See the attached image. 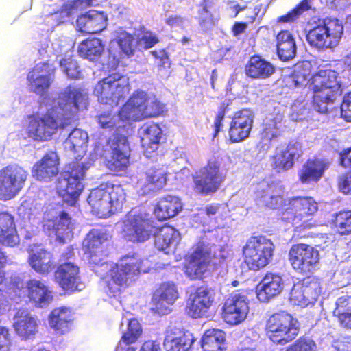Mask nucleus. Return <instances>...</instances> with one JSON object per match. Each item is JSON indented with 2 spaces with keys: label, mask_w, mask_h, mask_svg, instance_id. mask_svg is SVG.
Segmentation results:
<instances>
[{
  "label": "nucleus",
  "mask_w": 351,
  "mask_h": 351,
  "mask_svg": "<svg viewBox=\"0 0 351 351\" xmlns=\"http://www.w3.org/2000/svg\"><path fill=\"white\" fill-rule=\"evenodd\" d=\"M108 235L101 229L89 232L84 241L85 254L91 264L98 265L96 272L106 280L107 291L116 296L122 288H125L136 280L141 272H147L144 260L137 254L123 257L119 263H101L107 255L106 246Z\"/></svg>",
  "instance_id": "f257e3e1"
},
{
  "label": "nucleus",
  "mask_w": 351,
  "mask_h": 351,
  "mask_svg": "<svg viewBox=\"0 0 351 351\" xmlns=\"http://www.w3.org/2000/svg\"><path fill=\"white\" fill-rule=\"evenodd\" d=\"M88 93L77 86H69L60 95H51L44 99L47 112L41 116L28 119L27 132L35 141L49 140L58 128H64L74 118L78 110L88 105Z\"/></svg>",
  "instance_id": "f03ea898"
},
{
  "label": "nucleus",
  "mask_w": 351,
  "mask_h": 351,
  "mask_svg": "<svg viewBox=\"0 0 351 351\" xmlns=\"http://www.w3.org/2000/svg\"><path fill=\"white\" fill-rule=\"evenodd\" d=\"M313 92V106L320 113H326L341 95L338 73L330 69L319 70L308 81Z\"/></svg>",
  "instance_id": "7ed1b4c3"
},
{
  "label": "nucleus",
  "mask_w": 351,
  "mask_h": 351,
  "mask_svg": "<svg viewBox=\"0 0 351 351\" xmlns=\"http://www.w3.org/2000/svg\"><path fill=\"white\" fill-rule=\"evenodd\" d=\"M125 196L121 186L106 182L92 189L87 201L95 215L99 218H106L123 208Z\"/></svg>",
  "instance_id": "20e7f679"
},
{
  "label": "nucleus",
  "mask_w": 351,
  "mask_h": 351,
  "mask_svg": "<svg viewBox=\"0 0 351 351\" xmlns=\"http://www.w3.org/2000/svg\"><path fill=\"white\" fill-rule=\"evenodd\" d=\"M164 105L155 96L143 91H136L121 108L119 116L121 119L137 121L159 115Z\"/></svg>",
  "instance_id": "39448f33"
},
{
  "label": "nucleus",
  "mask_w": 351,
  "mask_h": 351,
  "mask_svg": "<svg viewBox=\"0 0 351 351\" xmlns=\"http://www.w3.org/2000/svg\"><path fill=\"white\" fill-rule=\"evenodd\" d=\"M343 26L337 19H326L311 29L306 38L311 47L319 51L336 47L342 37Z\"/></svg>",
  "instance_id": "423d86ee"
},
{
  "label": "nucleus",
  "mask_w": 351,
  "mask_h": 351,
  "mask_svg": "<svg viewBox=\"0 0 351 351\" xmlns=\"http://www.w3.org/2000/svg\"><path fill=\"white\" fill-rule=\"evenodd\" d=\"M154 221L149 214L132 210L128 213L121 223L123 238L134 243H142L156 234Z\"/></svg>",
  "instance_id": "0eeeda50"
},
{
  "label": "nucleus",
  "mask_w": 351,
  "mask_h": 351,
  "mask_svg": "<svg viewBox=\"0 0 351 351\" xmlns=\"http://www.w3.org/2000/svg\"><path fill=\"white\" fill-rule=\"evenodd\" d=\"M130 90L129 78L114 73L98 82L94 94L101 104L114 106L125 99Z\"/></svg>",
  "instance_id": "6e6552de"
},
{
  "label": "nucleus",
  "mask_w": 351,
  "mask_h": 351,
  "mask_svg": "<svg viewBox=\"0 0 351 351\" xmlns=\"http://www.w3.org/2000/svg\"><path fill=\"white\" fill-rule=\"evenodd\" d=\"M88 168L83 162H73L66 167L62 173L57 191L59 196L70 205L75 204L83 190L82 180Z\"/></svg>",
  "instance_id": "1a4fd4ad"
},
{
  "label": "nucleus",
  "mask_w": 351,
  "mask_h": 351,
  "mask_svg": "<svg viewBox=\"0 0 351 351\" xmlns=\"http://www.w3.org/2000/svg\"><path fill=\"white\" fill-rule=\"evenodd\" d=\"M95 152L104 157L108 168L114 171L123 170L128 164L130 149L126 136L113 135L104 147L96 145Z\"/></svg>",
  "instance_id": "9d476101"
},
{
  "label": "nucleus",
  "mask_w": 351,
  "mask_h": 351,
  "mask_svg": "<svg viewBox=\"0 0 351 351\" xmlns=\"http://www.w3.org/2000/svg\"><path fill=\"white\" fill-rule=\"evenodd\" d=\"M274 251V245L270 239L262 235L252 237L243 249L245 263L250 269L259 270L269 263Z\"/></svg>",
  "instance_id": "9b49d317"
},
{
  "label": "nucleus",
  "mask_w": 351,
  "mask_h": 351,
  "mask_svg": "<svg viewBox=\"0 0 351 351\" xmlns=\"http://www.w3.org/2000/svg\"><path fill=\"white\" fill-rule=\"evenodd\" d=\"M296 324L297 322L289 313H275L267 322V335L275 343L286 344L297 336L298 328Z\"/></svg>",
  "instance_id": "f8f14e48"
},
{
  "label": "nucleus",
  "mask_w": 351,
  "mask_h": 351,
  "mask_svg": "<svg viewBox=\"0 0 351 351\" xmlns=\"http://www.w3.org/2000/svg\"><path fill=\"white\" fill-rule=\"evenodd\" d=\"M28 173L21 166L9 165L0 170V199L15 197L23 188Z\"/></svg>",
  "instance_id": "ddd939ff"
},
{
  "label": "nucleus",
  "mask_w": 351,
  "mask_h": 351,
  "mask_svg": "<svg viewBox=\"0 0 351 351\" xmlns=\"http://www.w3.org/2000/svg\"><path fill=\"white\" fill-rule=\"evenodd\" d=\"M215 245L206 241H199L192 250L187 257L184 272L191 279L201 278L208 268Z\"/></svg>",
  "instance_id": "4468645a"
},
{
  "label": "nucleus",
  "mask_w": 351,
  "mask_h": 351,
  "mask_svg": "<svg viewBox=\"0 0 351 351\" xmlns=\"http://www.w3.org/2000/svg\"><path fill=\"white\" fill-rule=\"evenodd\" d=\"M193 179L194 190L197 193L208 195L215 193L223 180L220 163L215 160H209L207 165L195 172Z\"/></svg>",
  "instance_id": "2eb2a0df"
},
{
  "label": "nucleus",
  "mask_w": 351,
  "mask_h": 351,
  "mask_svg": "<svg viewBox=\"0 0 351 351\" xmlns=\"http://www.w3.org/2000/svg\"><path fill=\"white\" fill-rule=\"evenodd\" d=\"M13 290L15 295L21 297L27 292L28 297L36 306L43 308L48 306L53 299L51 291L44 282L32 279L25 284L20 279H15L9 290Z\"/></svg>",
  "instance_id": "dca6fc26"
},
{
  "label": "nucleus",
  "mask_w": 351,
  "mask_h": 351,
  "mask_svg": "<svg viewBox=\"0 0 351 351\" xmlns=\"http://www.w3.org/2000/svg\"><path fill=\"white\" fill-rule=\"evenodd\" d=\"M289 256L293 268L303 274L311 273L319 260L318 250L306 244L293 245Z\"/></svg>",
  "instance_id": "f3484780"
},
{
  "label": "nucleus",
  "mask_w": 351,
  "mask_h": 351,
  "mask_svg": "<svg viewBox=\"0 0 351 351\" xmlns=\"http://www.w3.org/2000/svg\"><path fill=\"white\" fill-rule=\"evenodd\" d=\"M249 300L241 293H232L225 300L222 308V317L230 325L243 322L249 313Z\"/></svg>",
  "instance_id": "a211bd4d"
},
{
  "label": "nucleus",
  "mask_w": 351,
  "mask_h": 351,
  "mask_svg": "<svg viewBox=\"0 0 351 351\" xmlns=\"http://www.w3.org/2000/svg\"><path fill=\"white\" fill-rule=\"evenodd\" d=\"M317 210L312 197H298L291 199L282 213V219L297 225L304 217L313 215Z\"/></svg>",
  "instance_id": "6ab92c4d"
},
{
  "label": "nucleus",
  "mask_w": 351,
  "mask_h": 351,
  "mask_svg": "<svg viewBox=\"0 0 351 351\" xmlns=\"http://www.w3.org/2000/svg\"><path fill=\"white\" fill-rule=\"evenodd\" d=\"M55 67L49 62L38 63L27 75L29 88L37 94L48 90L53 80Z\"/></svg>",
  "instance_id": "aec40b11"
},
{
  "label": "nucleus",
  "mask_w": 351,
  "mask_h": 351,
  "mask_svg": "<svg viewBox=\"0 0 351 351\" xmlns=\"http://www.w3.org/2000/svg\"><path fill=\"white\" fill-rule=\"evenodd\" d=\"M254 112L247 108L234 113L230 125L229 136L232 142H241L249 137L253 127Z\"/></svg>",
  "instance_id": "412c9836"
},
{
  "label": "nucleus",
  "mask_w": 351,
  "mask_h": 351,
  "mask_svg": "<svg viewBox=\"0 0 351 351\" xmlns=\"http://www.w3.org/2000/svg\"><path fill=\"white\" fill-rule=\"evenodd\" d=\"M178 298L176 285L169 282L162 283L154 293L152 309L159 315L167 314L171 311L170 306Z\"/></svg>",
  "instance_id": "4be33fe9"
},
{
  "label": "nucleus",
  "mask_w": 351,
  "mask_h": 351,
  "mask_svg": "<svg viewBox=\"0 0 351 351\" xmlns=\"http://www.w3.org/2000/svg\"><path fill=\"white\" fill-rule=\"evenodd\" d=\"M284 191L279 182L263 181L256 187V197L259 204L271 208H277L283 203Z\"/></svg>",
  "instance_id": "5701e85b"
},
{
  "label": "nucleus",
  "mask_w": 351,
  "mask_h": 351,
  "mask_svg": "<svg viewBox=\"0 0 351 351\" xmlns=\"http://www.w3.org/2000/svg\"><path fill=\"white\" fill-rule=\"evenodd\" d=\"M302 154L301 145L298 142H290L287 146L276 147L272 158V167L278 171L291 169L295 160Z\"/></svg>",
  "instance_id": "b1692460"
},
{
  "label": "nucleus",
  "mask_w": 351,
  "mask_h": 351,
  "mask_svg": "<svg viewBox=\"0 0 351 351\" xmlns=\"http://www.w3.org/2000/svg\"><path fill=\"white\" fill-rule=\"evenodd\" d=\"M53 219H47L43 225L45 230L49 232L50 237H56L60 243H65L72 237L73 223L71 217L65 212L56 213Z\"/></svg>",
  "instance_id": "393cba45"
},
{
  "label": "nucleus",
  "mask_w": 351,
  "mask_h": 351,
  "mask_svg": "<svg viewBox=\"0 0 351 351\" xmlns=\"http://www.w3.org/2000/svg\"><path fill=\"white\" fill-rule=\"evenodd\" d=\"M213 302V291L206 287H199L190 295L187 302V313L193 317L204 316Z\"/></svg>",
  "instance_id": "a878e982"
},
{
  "label": "nucleus",
  "mask_w": 351,
  "mask_h": 351,
  "mask_svg": "<svg viewBox=\"0 0 351 351\" xmlns=\"http://www.w3.org/2000/svg\"><path fill=\"white\" fill-rule=\"evenodd\" d=\"M58 165L59 158L57 154L53 152H49L34 165L32 175L39 181L47 182L58 175Z\"/></svg>",
  "instance_id": "bb28decb"
},
{
  "label": "nucleus",
  "mask_w": 351,
  "mask_h": 351,
  "mask_svg": "<svg viewBox=\"0 0 351 351\" xmlns=\"http://www.w3.org/2000/svg\"><path fill=\"white\" fill-rule=\"evenodd\" d=\"M79 268L72 263L61 265L55 273L56 282L65 290L80 291L84 285L80 282L78 276Z\"/></svg>",
  "instance_id": "cd10ccee"
},
{
  "label": "nucleus",
  "mask_w": 351,
  "mask_h": 351,
  "mask_svg": "<svg viewBox=\"0 0 351 351\" xmlns=\"http://www.w3.org/2000/svg\"><path fill=\"white\" fill-rule=\"evenodd\" d=\"M138 133L141 138L145 156L151 158V154L154 153L158 148L162 134L161 128L158 124L149 122L143 124L138 129Z\"/></svg>",
  "instance_id": "c85d7f7f"
},
{
  "label": "nucleus",
  "mask_w": 351,
  "mask_h": 351,
  "mask_svg": "<svg viewBox=\"0 0 351 351\" xmlns=\"http://www.w3.org/2000/svg\"><path fill=\"white\" fill-rule=\"evenodd\" d=\"M88 134L80 128L73 129L63 143L66 154L76 160L81 158L86 152Z\"/></svg>",
  "instance_id": "c756f323"
},
{
  "label": "nucleus",
  "mask_w": 351,
  "mask_h": 351,
  "mask_svg": "<svg viewBox=\"0 0 351 351\" xmlns=\"http://www.w3.org/2000/svg\"><path fill=\"white\" fill-rule=\"evenodd\" d=\"M284 288L281 276L268 273L256 287L258 299L262 302H267L270 299L279 295Z\"/></svg>",
  "instance_id": "7c9ffc66"
},
{
  "label": "nucleus",
  "mask_w": 351,
  "mask_h": 351,
  "mask_svg": "<svg viewBox=\"0 0 351 351\" xmlns=\"http://www.w3.org/2000/svg\"><path fill=\"white\" fill-rule=\"evenodd\" d=\"M28 263L31 268L40 274H47L54 269L51 252L40 245L29 249Z\"/></svg>",
  "instance_id": "2f4dec72"
},
{
  "label": "nucleus",
  "mask_w": 351,
  "mask_h": 351,
  "mask_svg": "<svg viewBox=\"0 0 351 351\" xmlns=\"http://www.w3.org/2000/svg\"><path fill=\"white\" fill-rule=\"evenodd\" d=\"M107 16L102 12L90 10L76 21L78 31L86 34H97L106 26Z\"/></svg>",
  "instance_id": "473e14b6"
},
{
  "label": "nucleus",
  "mask_w": 351,
  "mask_h": 351,
  "mask_svg": "<svg viewBox=\"0 0 351 351\" xmlns=\"http://www.w3.org/2000/svg\"><path fill=\"white\" fill-rule=\"evenodd\" d=\"M13 320V326L16 334L23 339L33 337L37 331L36 319L27 309H19Z\"/></svg>",
  "instance_id": "72a5a7b5"
},
{
  "label": "nucleus",
  "mask_w": 351,
  "mask_h": 351,
  "mask_svg": "<svg viewBox=\"0 0 351 351\" xmlns=\"http://www.w3.org/2000/svg\"><path fill=\"white\" fill-rule=\"evenodd\" d=\"M194 340L190 332L170 330L167 331L163 344L167 351H190Z\"/></svg>",
  "instance_id": "f704fd0d"
},
{
  "label": "nucleus",
  "mask_w": 351,
  "mask_h": 351,
  "mask_svg": "<svg viewBox=\"0 0 351 351\" xmlns=\"http://www.w3.org/2000/svg\"><path fill=\"white\" fill-rule=\"evenodd\" d=\"M324 160L315 158L308 160L298 171V177L302 184L317 182L326 169Z\"/></svg>",
  "instance_id": "c9c22d12"
},
{
  "label": "nucleus",
  "mask_w": 351,
  "mask_h": 351,
  "mask_svg": "<svg viewBox=\"0 0 351 351\" xmlns=\"http://www.w3.org/2000/svg\"><path fill=\"white\" fill-rule=\"evenodd\" d=\"M0 243L10 247L19 243L14 218L8 212L0 213Z\"/></svg>",
  "instance_id": "e433bc0d"
},
{
  "label": "nucleus",
  "mask_w": 351,
  "mask_h": 351,
  "mask_svg": "<svg viewBox=\"0 0 351 351\" xmlns=\"http://www.w3.org/2000/svg\"><path fill=\"white\" fill-rule=\"evenodd\" d=\"M52 47L56 54V56H60L63 54L65 57L59 60L60 66L64 73L71 78H79L80 72L78 69L77 62L71 58L72 51L71 44H64L60 46L59 42H55L52 44Z\"/></svg>",
  "instance_id": "4c0bfd02"
},
{
  "label": "nucleus",
  "mask_w": 351,
  "mask_h": 351,
  "mask_svg": "<svg viewBox=\"0 0 351 351\" xmlns=\"http://www.w3.org/2000/svg\"><path fill=\"white\" fill-rule=\"evenodd\" d=\"M182 206L178 197L167 195L158 201L154 213L159 220H166L177 215L182 210Z\"/></svg>",
  "instance_id": "58836bf2"
},
{
  "label": "nucleus",
  "mask_w": 351,
  "mask_h": 351,
  "mask_svg": "<svg viewBox=\"0 0 351 351\" xmlns=\"http://www.w3.org/2000/svg\"><path fill=\"white\" fill-rule=\"evenodd\" d=\"M180 240V232L171 226H166L155 237V246L158 250L169 254L174 251Z\"/></svg>",
  "instance_id": "ea45409f"
},
{
  "label": "nucleus",
  "mask_w": 351,
  "mask_h": 351,
  "mask_svg": "<svg viewBox=\"0 0 351 351\" xmlns=\"http://www.w3.org/2000/svg\"><path fill=\"white\" fill-rule=\"evenodd\" d=\"M73 313L71 308L60 306L53 309L49 315V325L58 332H68L71 327Z\"/></svg>",
  "instance_id": "a19ab883"
},
{
  "label": "nucleus",
  "mask_w": 351,
  "mask_h": 351,
  "mask_svg": "<svg viewBox=\"0 0 351 351\" xmlns=\"http://www.w3.org/2000/svg\"><path fill=\"white\" fill-rule=\"evenodd\" d=\"M277 53L281 60L293 59L296 54V44L292 34L288 31H281L276 37Z\"/></svg>",
  "instance_id": "79ce46f5"
},
{
  "label": "nucleus",
  "mask_w": 351,
  "mask_h": 351,
  "mask_svg": "<svg viewBox=\"0 0 351 351\" xmlns=\"http://www.w3.org/2000/svg\"><path fill=\"white\" fill-rule=\"evenodd\" d=\"M274 72V66L259 56L252 57L246 66L247 75L252 78H266Z\"/></svg>",
  "instance_id": "37998d69"
},
{
  "label": "nucleus",
  "mask_w": 351,
  "mask_h": 351,
  "mask_svg": "<svg viewBox=\"0 0 351 351\" xmlns=\"http://www.w3.org/2000/svg\"><path fill=\"white\" fill-rule=\"evenodd\" d=\"M104 46L97 38H88L82 41L78 47L79 55L90 61L97 60L103 53Z\"/></svg>",
  "instance_id": "c03bdc74"
},
{
  "label": "nucleus",
  "mask_w": 351,
  "mask_h": 351,
  "mask_svg": "<svg viewBox=\"0 0 351 351\" xmlns=\"http://www.w3.org/2000/svg\"><path fill=\"white\" fill-rule=\"evenodd\" d=\"M225 333L219 329L207 330L201 340L204 351H223Z\"/></svg>",
  "instance_id": "a18cd8bd"
},
{
  "label": "nucleus",
  "mask_w": 351,
  "mask_h": 351,
  "mask_svg": "<svg viewBox=\"0 0 351 351\" xmlns=\"http://www.w3.org/2000/svg\"><path fill=\"white\" fill-rule=\"evenodd\" d=\"M282 120V116L281 114H270L265 119L261 132V140L265 145L269 144L272 139L280 135Z\"/></svg>",
  "instance_id": "49530a36"
},
{
  "label": "nucleus",
  "mask_w": 351,
  "mask_h": 351,
  "mask_svg": "<svg viewBox=\"0 0 351 351\" xmlns=\"http://www.w3.org/2000/svg\"><path fill=\"white\" fill-rule=\"evenodd\" d=\"M166 183V173L162 169L152 168L146 173V181L142 188L144 194L162 189Z\"/></svg>",
  "instance_id": "de8ad7c7"
},
{
  "label": "nucleus",
  "mask_w": 351,
  "mask_h": 351,
  "mask_svg": "<svg viewBox=\"0 0 351 351\" xmlns=\"http://www.w3.org/2000/svg\"><path fill=\"white\" fill-rule=\"evenodd\" d=\"M335 304L334 315L338 317L341 326L351 328V297L348 295L339 297Z\"/></svg>",
  "instance_id": "09e8293b"
},
{
  "label": "nucleus",
  "mask_w": 351,
  "mask_h": 351,
  "mask_svg": "<svg viewBox=\"0 0 351 351\" xmlns=\"http://www.w3.org/2000/svg\"><path fill=\"white\" fill-rule=\"evenodd\" d=\"M128 331L124 332L121 340L116 347L115 351H123L125 346L136 341L141 335L142 330L138 321L136 319H126Z\"/></svg>",
  "instance_id": "8fccbe9b"
},
{
  "label": "nucleus",
  "mask_w": 351,
  "mask_h": 351,
  "mask_svg": "<svg viewBox=\"0 0 351 351\" xmlns=\"http://www.w3.org/2000/svg\"><path fill=\"white\" fill-rule=\"evenodd\" d=\"M90 5V0H69L60 13L53 14V18L62 23L70 18L75 10H82Z\"/></svg>",
  "instance_id": "3c124183"
},
{
  "label": "nucleus",
  "mask_w": 351,
  "mask_h": 351,
  "mask_svg": "<svg viewBox=\"0 0 351 351\" xmlns=\"http://www.w3.org/2000/svg\"><path fill=\"white\" fill-rule=\"evenodd\" d=\"M117 34L116 41L121 51L127 56H132L136 47V40L134 36L123 30Z\"/></svg>",
  "instance_id": "603ef678"
},
{
  "label": "nucleus",
  "mask_w": 351,
  "mask_h": 351,
  "mask_svg": "<svg viewBox=\"0 0 351 351\" xmlns=\"http://www.w3.org/2000/svg\"><path fill=\"white\" fill-rule=\"evenodd\" d=\"M309 64L302 63V64H297L293 73L289 77L290 86L294 87H300L306 85L308 77L310 74Z\"/></svg>",
  "instance_id": "864d4df0"
},
{
  "label": "nucleus",
  "mask_w": 351,
  "mask_h": 351,
  "mask_svg": "<svg viewBox=\"0 0 351 351\" xmlns=\"http://www.w3.org/2000/svg\"><path fill=\"white\" fill-rule=\"evenodd\" d=\"M301 285H302V289L303 292H304L306 300L307 302H309V304H313L322 291L319 282L315 279H306Z\"/></svg>",
  "instance_id": "5fc2aeb1"
},
{
  "label": "nucleus",
  "mask_w": 351,
  "mask_h": 351,
  "mask_svg": "<svg viewBox=\"0 0 351 351\" xmlns=\"http://www.w3.org/2000/svg\"><path fill=\"white\" fill-rule=\"evenodd\" d=\"M311 0H302L294 9L280 16L278 19V23H292L295 21L305 11L311 8Z\"/></svg>",
  "instance_id": "6e6d98bb"
},
{
  "label": "nucleus",
  "mask_w": 351,
  "mask_h": 351,
  "mask_svg": "<svg viewBox=\"0 0 351 351\" xmlns=\"http://www.w3.org/2000/svg\"><path fill=\"white\" fill-rule=\"evenodd\" d=\"M335 226L340 234H351V210L339 212L335 218Z\"/></svg>",
  "instance_id": "4d7b16f0"
},
{
  "label": "nucleus",
  "mask_w": 351,
  "mask_h": 351,
  "mask_svg": "<svg viewBox=\"0 0 351 351\" xmlns=\"http://www.w3.org/2000/svg\"><path fill=\"white\" fill-rule=\"evenodd\" d=\"M290 300L293 304L306 307L309 305L303 292L302 285L301 283L295 284L290 293Z\"/></svg>",
  "instance_id": "13d9d810"
},
{
  "label": "nucleus",
  "mask_w": 351,
  "mask_h": 351,
  "mask_svg": "<svg viewBox=\"0 0 351 351\" xmlns=\"http://www.w3.org/2000/svg\"><path fill=\"white\" fill-rule=\"evenodd\" d=\"M317 345L315 342L308 338L304 337L298 339L287 351H316Z\"/></svg>",
  "instance_id": "bf43d9fd"
},
{
  "label": "nucleus",
  "mask_w": 351,
  "mask_h": 351,
  "mask_svg": "<svg viewBox=\"0 0 351 351\" xmlns=\"http://www.w3.org/2000/svg\"><path fill=\"white\" fill-rule=\"evenodd\" d=\"M158 42V39L155 34L152 32H146L138 40V45L139 47L145 49L152 47Z\"/></svg>",
  "instance_id": "052dcab7"
},
{
  "label": "nucleus",
  "mask_w": 351,
  "mask_h": 351,
  "mask_svg": "<svg viewBox=\"0 0 351 351\" xmlns=\"http://www.w3.org/2000/svg\"><path fill=\"white\" fill-rule=\"evenodd\" d=\"M341 114L347 121H351V92L346 94L341 106Z\"/></svg>",
  "instance_id": "680f3d73"
},
{
  "label": "nucleus",
  "mask_w": 351,
  "mask_h": 351,
  "mask_svg": "<svg viewBox=\"0 0 351 351\" xmlns=\"http://www.w3.org/2000/svg\"><path fill=\"white\" fill-rule=\"evenodd\" d=\"M10 346L11 339L8 329L0 327V351H10Z\"/></svg>",
  "instance_id": "e2e57ef3"
},
{
  "label": "nucleus",
  "mask_w": 351,
  "mask_h": 351,
  "mask_svg": "<svg viewBox=\"0 0 351 351\" xmlns=\"http://www.w3.org/2000/svg\"><path fill=\"white\" fill-rule=\"evenodd\" d=\"M339 188L345 194L351 193V171L339 177Z\"/></svg>",
  "instance_id": "0e129e2a"
},
{
  "label": "nucleus",
  "mask_w": 351,
  "mask_h": 351,
  "mask_svg": "<svg viewBox=\"0 0 351 351\" xmlns=\"http://www.w3.org/2000/svg\"><path fill=\"white\" fill-rule=\"evenodd\" d=\"M98 123L103 128H112L116 123L115 116L110 112L101 114L98 117Z\"/></svg>",
  "instance_id": "69168bd1"
},
{
  "label": "nucleus",
  "mask_w": 351,
  "mask_h": 351,
  "mask_svg": "<svg viewBox=\"0 0 351 351\" xmlns=\"http://www.w3.org/2000/svg\"><path fill=\"white\" fill-rule=\"evenodd\" d=\"M331 9L343 10L351 5V0H320Z\"/></svg>",
  "instance_id": "338daca9"
},
{
  "label": "nucleus",
  "mask_w": 351,
  "mask_h": 351,
  "mask_svg": "<svg viewBox=\"0 0 351 351\" xmlns=\"http://www.w3.org/2000/svg\"><path fill=\"white\" fill-rule=\"evenodd\" d=\"M152 55L157 58L159 62L158 64L159 66H163L165 68L170 66V62L167 52L165 50L153 51H152Z\"/></svg>",
  "instance_id": "774afa93"
}]
</instances>
